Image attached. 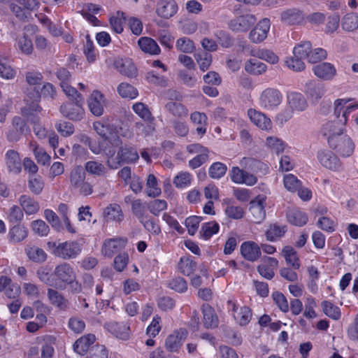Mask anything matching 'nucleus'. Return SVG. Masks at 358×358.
Segmentation results:
<instances>
[{"label":"nucleus","instance_id":"56","mask_svg":"<svg viewBox=\"0 0 358 358\" xmlns=\"http://www.w3.org/2000/svg\"><path fill=\"white\" fill-rule=\"evenodd\" d=\"M195 59L202 71L208 70L212 63V55L207 52L197 53L194 55Z\"/></svg>","mask_w":358,"mask_h":358},{"label":"nucleus","instance_id":"55","mask_svg":"<svg viewBox=\"0 0 358 358\" xmlns=\"http://www.w3.org/2000/svg\"><path fill=\"white\" fill-rule=\"evenodd\" d=\"M323 312L328 317L337 320L341 317V312L338 307L334 306L332 303L324 301L322 303Z\"/></svg>","mask_w":358,"mask_h":358},{"label":"nucleus","instance_id":"63","mask_svg":"<svg viewBox=\"0 0 358 358\" xmlns=\"http://www.w3.org/2000/svg\"><path fill=\"white\" fill-rule=\"evenodd\" d=\"M284 185L287 190L295 192L301 186V182L293 174H287L284 177Z\"/></svg>","mask_w":358,"mask_h":358},{"label":"nucleus","instance_id":"43","mask_svg":"<svg viewBox=\"0 0 358 358\" xmlns=\"http://www.w3.org/2000/svg\"><path fill=\"white\" fill-rule=\"evenodd\" d=\"M85 169L87 172L96 176H101L106 173L105 166L96 161H88L85 164Z\"/></svg>","mask_w":358,"mask_h":358},{"label":"nucleus","instance_id":"19","mask_svg":"<svg viewBox=\"0 0 358 358\" xmlns=\"http://www.w3.org/2000/svg\"><path fill=\"white\" fill-rule=\"evenodd\" d=\"M313 71L317 77L324 80H331L336 74L334 66L328 62H323L314 66Z\"/></svg>","mask_w":358,"mask_h":358},{"label":"nucleus","instance_id":"9","mask_svg":"<svg viewBox=\"0 0 358 358\" xmlns=\"http://www.w3.org/2000/svg\"><path fill=\"white\" fill-rule=\"evenodd\" d=\"M271 22L268 18H264L259 21L249 34L250 40L254 43H259L264 41L270 29Z\"/></svg>","mask_w":358,"mask_h":358},{"label":"nucleus","instance_id":"61","mask_svg":"<svg viewBox=\"0 0 358 358\" xmlns=\"http://www.w3.org/2000/svg\"><path fill=\"white\" fill-rule=\"evenodd\" d=\"M192 176L188 172H180L173 179V184L178 188H183L191 183Z\"/></svg>","mask_w":358,"mask_h":358},{"label":"nucleus","instance_id":"16","mask_svg":"<svg viewBox=\"0 0 358 358\" xmlns=\"http://www.w3.org/2000/svg\"><path fill=\"white\" fill-rule=\"evenodd\" d=\"M320 163L325 168L338 170L341 167L339 159L330 150H320L317 152Z\"/></svg>","mask_w":358,"mask_h":358},{"label":"nucleus","instance_id":"29","mask_svg":"<svg viewBox=\"0 0 358 358\" xmlns=\"http://www.w3.org/2000/svg\"><path fill=\"white\" fill-rule=\"evenodd\" d=\"M203 323L206 328H215L218 325V317L214 309L208 303L202 306Z\"/></svg>","mask_w":358,"mask_h":358},{"label":"nucleus","instance_id":"39","mask_svg":"<svg viewBox=\"0 0 358 358\" xmlns=\"http://www.w3.org/2000/svg\"><path fill=\"white\" fill-rule=\"evenodd\" d=\"M245 70L253 75H261L266 70V65L257 59H250L245 64Z\"/></svg>","mask_w":358,"mask_h":358},{"label":"nucleus","instance_id":"46","mask_svg":"<svg viewBox=\"0 0 358 358\" xmlns=\"http://www.w3.org/2000/svg\"><path fill=\"white\" fill-rule=\"evenodd\" d=\"M132 108L134 111L143 120L147 121L148 122H151L154 120V117L145 103L142 102L136 103L133 105Z\"/></svg>","mask_w":358,"mask_h":358},{"label":"nucleus","instance_id":"53","mask_svg":"<svg viewBox=\"0 0 358 358\" xmlns=\"http://www.w3.org/2000/svg\"><path fill=\"white\" fill-rule=\"evenodd\" d=\"M119 94L123 98L133 99L138 96L137 90L130 84L122 83L117 87Z\"/></svg>","mask_w":358,"mask_h":358},{"label":"nucleus","instance_id":"7","mask_svg":"<svg viewBox=\"0 0 358 358\" xmlns=\"http://www.w3.org/2000/svg\"><path fill=\"white\" fill-rule=\"evenodd\" d=\"M122 141L119 136L113 140V142L103 140L102 152L107 157L106 164L111 169H117L120 167L119 161H117V157H113L116 153V147L120 145Z\"/></svg>","mask_w":358,"mask_h":358},{"label":"nucleus","instance_id":"48","mask_svg":"<svg viewBox=\"0 0 358 358\" xmlns=\"http://www.w3.org/2000/svg\"><path fill=\"white\" fill-rule=\"evenodd\" d=\"M196 264L189 257H182L178 263L180 271L185 275H189L196 269Z\"/></svg>","mask_w":358,"mask_h":358},{"label":"nucleus","instance_id":"36","mask_svg":"<svg viewBox=\"0 0 358 358\" xmlns=\"http://www.w3.org/2000/svg\"><path fill=\"white\" fill-rule=\"evenodd\" d=\"M138 44L140 48L145 52L150 55H158L160 52V48L156 41L149 37H142Z\"/></svg>","mask_w":358,"mask_h":358},{"label":"nucleus","instance_id":"2","mask_svg":"<svg viewBox=\"0 0 358 358\" xmlns=\"http://www.w3.org/2000/svg\"><path fill=\"white\" fill-rule=\"evenodd\" d=\"M358 104L349 105L343 112L342 117L338 121H329L322 126L321 132L323 136L327 137V140L331 137H336L342 135V129L340 128L341 124H345L347 122L348 115L353 110L357 108Z\"/></svg>","mask_w":358,"mask_h":358},{"label":"nucleus","instance_id":"24","mask_svg":"<svg viewBox=\"0 0 358 358\" xmlns=\"http://www.w3.org/2000/svg\"><path fill=\"white\" fill-rule=\"evenodd\" d=\"M326 92L323 83L317 80H310L306 84L305 92L311 99H320Z\"/></svg>","mask_w":358,"mask_h":358},{"label":"nucleus","instance_id":"13","mask_svg":"<svg viewBox=\"0 0 358 358\" xmlns=\"http://www.w3.org/2000/svg\"><path fill=\"white\" fill-rule=\"evenodd\" d=\"M230 177L235 183L245 184L249 186L254 185L257 182L256 176L237 166L232 167L230 171Z\"/></svg>","mask_w":358,"mask_h":358},{"label":"nucleus","instance_id":"64","mask_svg":"<svg viewBox=\"0 0 358 358\" xmlns=\"http://www.w3.org/2000/svg\"><path fill=\"white\" fill-rule=\"evenodd\" d=\"M176 48L181 52L185 53H191L195 48L194 42L186 37L178 39L176 42Z\"/></svg>","mask_w":358,"mask_h":358},{"label":"nucleus","instance_id":"49","mask_svg":"<svg viewBox=\"0 0 358 358\" xmlns=\"http://www.w3.org/2000/svg\"><path fill=\"white\" fill-rule=\"evenodd\" d=\"M131 212L134 216L142 222V220L147 218L145 203L142 202L141 199H136L131 203Z\"/></svg>","mask_w":358,"mask_h":358},{"label":"nucleus","instance_id":"45","mask_svg":"<svg viewBox=\"0 0 358 358\" xmlns=\"http://www.w3.org/2000/svg\"><path fill=\"white\" fill-rule=\"evenodd\" d=\"M44 181L40 176H30L28 179V187L34 194H40L44 188Z\"/></svg>","mask_w":358,"mask_h":358},{"label":"nucleus","instance_id":"52","mask_svg":"<svg viewBox=\"0 0 358 358\" xmlns=\"http://www.w3.org/2000/svg\"><path fill=\"white\" fill-rule=\"evenodd\" d=\"M50 270L47 267H41L37 271L36 274L40 280L48 286L57 287V282H55L52 273L50 275Z\"/></svg>","mask_w":358,"mask_h":358},{"label":"nucleus","instance_id":"34","mask_svg":"<svg viewBox=\"0 0 358 358\" xmlns=\"http://www.w3.org/2000/svg\"><path fill=\"white\" fill-rule=\"evenodd\" d=\"M287 221L295 226L302 227L308 222L307 215L296 208L289 209L287 212Z\"/></svg>","mask_w":358,"mask_h":358},{"label":"nucleus","instance_id":"31","mask_svg":"<svg viewBox=\"0 0 358 358\" xmlns=\"http://www.w3.org/2000/svg\"><path fill=\"white\" fill-rule=\"evenodd\" d=\"M241 165L245 169H248L254 172L260 171L263 174L267 173L268 170L266 164L252 157H243L241 161Z\"/></svg>","mask_w":358,"mask_h":358},{"label":"nucleus","instance_id":"51","mask_svg":"<svg viewBox=\"0 0 358 358\" xmlns=\"http://www.w3.org/2000/svg\"><path fill=\"white\" fill-rule=\"evenodd\" d=\"M310 41H302L297 44L293 50V54L295 57L308 59L311 49Z\"/></svg>","mask_w":358,"mask_h":358},{"label":"nucleus","instance_id":"62","mask_svg":"<svg viewBox=\"0 0 358 358\" xmlns=\"http://www.w3.org/2000/svg\"><path fill=\"white\" fill-rule=\"evenodd\" d=\"M266 145L277 154L282 152L285 146L281 139L273 136H269L266 138Z\"/></svg>","mask_w":358,"mask_h":358},{"label":"nucleus","instance_id":"60","mask_svg":"<svg viewBox=\"0 0 358 358\" xmlns=\"http://www.w3.org/2000/svg\"><path fill=\"white\" fill-rule=\"evenodd\" d=\"M150 212L155 216L167 208V202L164 199H155L148 204Z\"/></svg>","mask_w":358,"mask_h":358},{"label":"nucleus","instance_id":"4","mask_svg":"<svg viewBox=\"0 0 358 358\" xmlns=\"http://www.w3.org/2000/svg\"><path fill=\"white\" fill-rule=\"evenodd\" d=\"M329 146L342 157H349L355 150V144L347 135H338L329 139Z\"/></svg>","mask_w":358,"mask_h":358},{"label":"nucleus","instance_id":"37","mask_svg":"<svg viewBox=\"0 0 358 358\" xmlns=\"http://www.w3.org/2000/svg\"><path fill=\"white\" fill-rule=\"evenodd\" d=\"M28 236L27 229L20 224L14 225L8 232L9 240L13 243H19Z\"/></svg>","mask_w":358,"mask_h":358},{"label":"nucleus","instance_id":"30","mask_svg":"<svg viewBox=\"0 0 358 358\" xmlns=\"http://www.w3.org/2000/svg\"><path fill=\"white\" fill-rule=\"evenodd\" d=\"M289 107L293 110L303 111L307 106V101L303 95L299 92H291L287 95Z\"/></svg>","mask_w":358,"mask_h":358},{"label":"nucleus","instance_id":"17","mask_svg":"<svg viewBox=\"0 0 358 358\" xmlns=\"http://www.w3.org/2000/svg\"><path fill=\"white\" fill-rule=\"evenodd\" d=\"M186 331L180 329L170 334L166 339L165 347L170 352H177L182 345V340L185 338Z\"/></svg>","mask_w":358,"mask_h":358},{"label":"nucleus","instance_id":"42","mask_svg":"<svg viewBox=\"0 0 358 358\" xmlns=\"http://www.w3.org/2000/svg\"><path fill=\"white\" fill-rule=\"evenodd\" d=\"M286 231V226H279L277 224H273L267 229L265 235L268 241H274L276 238L283 236Z\"/></svg>","mask_w":358,"mask_h":358},{"label":"nucleus","instance_id":"38","mask_svg":"<svg viewBox=\"0 0 358 358\" xmlns=\"http://www.w3.org/2000/svg\"><path fill=\"white\" fill-rule=\"evenodd\" d=\"M85 171L81 166H75L70 172L69 179L70 185L73 188L80 186L81 183L85 180Z\"/></svg>","mask_w":358,"mask_h":358},{"label":"nucleus","instance_id":"14","mask_svg":"<svg viewBox=\"0 0 358 358\" xmlns=\"http://www.w3.org/2000/svg\"><path fill=\"white\" fill-rule=\"evenodd\" d=\"M127 239L126 238H116L106 240L103 243L102 253L108 257H112L115 254L124 248Z\"/></svg>","mask_w":358,"mask_h":358},{"label":"nucleus","instance_id":"47","mask_svg":"<svg viewBox=\"0 0 358 358\" xmlns=\"http://www.w3.org/2000/svg\"><path fill=\"white\" fill-rule=\"evenodd\" d=\"M282 253L287 264H291L294 269H298L300 267L299 258L296 252L291 246H285L282 249Z\"/></svg>","mask_w":358,"mask_h":358},{"label":"nucleus","instance_id":"41","mask_svg":"<svg viewBox=\"0 0 358 358\" xmlns=\"http://www.w3.org/2000/svg\"><path fill=\"white\" fill-rule=\"evenodd\" d=\"M146 187V194L149 197L155 198L160 195L161 189L158 187L157 180L153 174L148 175Z\"/></svg>","mask_w":358,"mask_h":358},{"label":"nucleus","instance_id":"8","mask_svg":"<svg viewBox=\"0 0 358 358\" xmlns=\"http://www.w3.org/2000/svg\"><path fill=\"white\" fill-rule=\"evenodd\" d=\"M256 22L251 14L238 16L228 22L229 28L234 32H246Z\"/></svg>","mask_w":358,"mask_h":358},{"label":"nucleus","instance_id":"33","mask_svg":"<svg viewBox=\"0 0 358 358\" xmlns=\"http://www.w3.org/2000/svg\"><path fill=\"white\" fill-rule=\"evenodd\" d=\"M18 201L23 209L22 210L27 215H34L39 210V203L30 196L26 194L21 195Z\"/></svg>","mask_w":358,"mask_h":358},{"label":"nucleus","instance_id":"27","mask_svg":"<svg viewBox=\"0 0 358 358\" xmlns=\"http://www.w3.org/2000/svg\"><path fill=\"white\" fill-rule=\"evenodd\" d=\"M103 217L106 221L121 222L124 219L122 208L117 203L109 204L103 210Z\"/></svg>","mask_w":358,"mask_h":358},{"label":"nucleus","instance_id":"23","mask_svg":"<svg viewBox=\"0 0 358 358\" xmlns=\"http://www.w3.org/2000/svg\"><path fill=\"white\" fill-rule=\"evenodd\" d=\"M5 161L9 172L18 174L22 170L20 155L15 150H8L5 154Z\"/></svg>","mask_w":358,"mask_h":358},{"label":"nucleus","instance_id":"11","mask_svg":"<svg viewBox=\"0 0 358 358\" xmlns=\"http://www.w3.org/2000/svg\"><path fill=\"white\" fill-rule=\"evenodd\" d=\"M281 20L287 25H300L305 22V16L302 10L296 8L287 9L280 15Z\"/></svg>","mask_w":358,"mask_h":358},{"label":"nucleus","instance_id":"18","mask_svg":"<svg viewBox=\"0 0 358 358\" xmlns=\"http://www.w3.org/2000/svg\"><path fill=\"white\" fill-rule=\"evenodd\" d=\"M139 158L136 148L129 146H120L117 152V161H119L120 166L123 164H129L136 162Z\"/></svg>","mask_w":358,"mask_h":358},{"label":"nucleus","instance_id":"35","mask_svg":"<svg viewBox=\"0 0 358 358\" xmlns=\"http://www.w3.org/2000/svg\"><path fill=\"white\" fill-rule=\"evenodd\" d=\"M164 108L171 115L178 118L185 117L188 115L187 108L180 101H168L164 105Z\"/></svg>","mask_w":358,"mask_h":358},{"label":"nucleus","instance_id":"6","mask_svg":"<svg viewBox=\"0 0 358 358\" xmlns=\"http://www.w3.org/2000/svg\"><path fill=\"white\" fill-rule=\"evenodd\" d=\"M55 282H57L56 288H61L66 284H70L76 280V273L69 264L63 262L57 265L53 273Z\"/></svg>","mask_w":358,"mask_h":358},{"label":"nucleus","instance_id":"58","mask_svg":"<svg viewBox=\"0 0 358 358\" xmlns=\"http://www.w3.org/2000/svg\"><path fill=\"white\" fill-rule=\"evenodd\" d=\"M126 17L122 12H117L115 16L110 18V24L112 29L117 34L123 31V23L125 22Z\"/></svg>","mask_w":358,"mask_h":358},{"label":"nucleus","instance_id":"54","mask_svg":"<svg viewBox=\"0 0 358 358\" xmlns=\"http://www.w3.org/2000/svg\"><path fill=\"white\" fill-rule=\"evenodd\" d=\"M227 167L221 162H215L209 168L208 174L213 179H220L227 172Z\"/></svg>","mask_w":358,"mask_h":358},{"label":"nucleus","instance_id":"5","mask_svg":"<svg viewBox=\"0 0 358 358\" xmlns=\"http://www.w3.org/2000/svg\"><path fill=\"white\" fill-rule=\"evenodd\" d=\"M282 95L280 92L274 88L264 90L259 99L260 106L266 110H273L282 102Z\"/></svg>","mask_w":358,"mask_h":358},{"label":"nucleus","instance_id":"10","mask_svg":"<svg viewBox=\"0 0 358 358\" xmlns=\"http://www.w3.org/2000/svg\"><path fill=\"white\" fill-rule=\"evenodd\" d=\"M41 94L38 90L34 88L30 89L26 96L24 97V101L26 102V106L22 109V114L24 116H29L30 115L29 110L33 111H41V108L38 105V102L41 99Z\"/></svg>","mask_w":358,"mask_h":358},{"label":"nucleus","instance_id":"12","mask_svg":"<svg viewBox=\"0 0 358 358\" xmlns=\"http://www.w3.org/2000/svg\"><path fill=\"white\" fill-rule=\"evenodd\" d=\"M178 7L175 0H160L156 5V13L160 17L169 19L178 11Z\"/></svg>","mask_w":358,"mask_h":358},{"label":"nucleus","instance_id":"1","mask_svg":"<svg viewBox=\"0 0 358 358\" xmlns=\"http://www.w3.org/2000/svg\"><path fill=\"white\" fill-rule=\"evenodd\" d=\"M83 103V96L78 95V98H75L71 101L64 103L60 106V112L63 116L71 120L80 121L85 116Z\"/></svg>","mask_w":358,"mask_h":358},{"label":"nucleus","instance_id":"28","mask_svg":"<svg viewBox=\"0 0 358 358\" xmlns=\"http://www.w3.org/2000/svg\"><path fill=\"white\" fill-rule=\"evenodd\" d=\"M106 329L121 339H127L129 336V327L123 323L108 322L104 324Z\"/></svg>","mask_w":358,"mask_h":358},{"label":"nucleus","instance_id":"22","mask_svg":"<svg viewBox=\"0 0 358 358\" xmlns=\"http://www.w3.org/2000/svg\"><path fill=\"white\" fill-rule=\"evenodd\" d=\"M248 115L250 120L259 129L262 130H269L272 127L271 120L262 112L255 109H249Z\"/></svg>","mask_w":358,"mask_h":358},{"label":"nucleus","instance_id":"59","mask_svg":"<svg viewBox=\"0 0 358 358\" xmlns=\"http://www.w3.org/2000/svg\"><path fill=\"white\" fill-rule=\"evenodd\" d=\"M7 217L10 224H20L24 217L23 210L15 205L9 209Z\"/></svg>","mask_w":358,"mask_h":358},{"label":"nucleus","instance_id":"21","mask_svg":"<svg viewBox=\"0 0 358 358\" xmlns=\"http://www.w3.org/2000/svg\"><path fill=\"white\" fill-rule=\"evenodd\" d=\"M88 107L90 112L95 116L99 117L103 113V95L99 91H94L89 98Z\"/></svg>","mask_w":358,"mask_h":358},{"label":"nucleus","instance_id":"26","mask_svg":"<svg viewBox=\"0 0 358 358\" xmlns=\"http://www.w3.org/2000/svg\"><path fill=\"white\" fill-rule=\"evenodd\" d=\"M47 294L50 303L59 310H66L69 308V300L58 291L49 288Z\"/></svg>","mask_w":358,"mask_h":358},{"label":"nucleus","instance_id":"20","mask_svg":"<svg viewBox=\"0 0 358 358\" xmlns=\"http://www.w3.org/2000/svg\"><path fill=\"white\" fill-rule=\"evenodd\" d=\"M241 253L246 260L255 262L260 257L261 249L255 242H244L241 245Z\"/></svg>","mask_w":358,"mask_h":358},{"label":"nucleus","instance_id":"40","mask_svg":"<svg viewBox=\"0 0 358 358\" xmlns=\"http://www.w3.org/2000/svg\"><path fill=\"white\" fill-rule=\"evenodd\" d=\"M342 27L347 31H353L358 29V14L348 13L345 15L341 23Z\"/></svg>","mask_w":358,"mask_h":358},{"label":"nucleus","instance_id":"50","mask_svg":"<svg viewBox=\"0 0 358 358\" xmlns=\"http://www.w3.org/2000/svg\"><path fill=\"white\" fill-rule=\"evenodd\" d=\"M251 55L253 57L266 60L271 64H276L278 62V57L274 52L268 50H252Z\"/></svg>","mask_w":358,"mask_h":358},{"label":"nucleus","instance_id":"15","mask_svg":"<svg viewBox=\"0 0 358 358\" xmlns=\"http://www.w3.org/2000/svg\"><path fill=\"white\" fill-rule=\"evenodd\" d=\"M264 199H256L250 203L249 213L252 222L261 223L266 217V212L264 206Z\"/></svg>","mask_w":358,"mask_h":358},{"label":"nucleus","instance_id":"44","mask_svg":"<svg viewBox=\"0 0 358 358\" xmlns=\"http://www.w3.org/2000/svg\"><path fill=\"white\" fill-rule=\"evenodd\" d=\"M234 318L241 326H245L250 322L252 318V310L248 306H243L236 313L234 314Z\"/></svg>","mask_w":358,"mask_h":358},{"label":"nucleus","instance_id":"25","mask_svg":"<svg viewBox=\"0 0 358 358\" xmlns=\"http://www.w3.org/2000/svg\"><path fill=\"white\" fill-rule=\"evenodd\" d=\"M96 340L95 336L92 334L85 335L78 338L73 344L74 351L80 355H84L87 353L89 348Z\"/></svg>","mask_w":358,"mask_h":358},{"label":"nucleus","instance_id":"32","mask_svg":"<svg viewBox=\"0 0 358 358\" xmlns=\"http://www.w3.org/2000/svg\"><path fill=\"white\" fill-rule=\"evenodd\" d=\"M24 251L28 259L34 262L43 263L47 259L45 252L36 245H27Z\"/></svg>","mask_w":358,"mask_h":358},{"label":"nucleus","instance_id":"57","mask_svg":"<svg viewBox=\"0 0 358 358\" xmlns=\"http://www.w3.org/2000/svg\"><path fill=\"white\" fill-rule=\"evenodd\" d=\"M219 224L213 221L205 223L202 225L200 234L201 236L207 240L209 239L213 234L218 232Z\"/></svg>","mask_w":358,"mask_h":358},{"label":"nucleus","instance_id":"3","mask_svg":"<svg viewBox=\"0 0 358 358\" xmlns=\"http://www.w3.org/2000/svg\"><path fill=\"white\" fill-rule=\"evenodd\" d=\"M83 249L82 244L77 241H69L55 246L53 253L56 257L68 260L76 258Z\"/></svg>","mask_w":358,"mask_h":358}]
</instances>
